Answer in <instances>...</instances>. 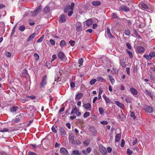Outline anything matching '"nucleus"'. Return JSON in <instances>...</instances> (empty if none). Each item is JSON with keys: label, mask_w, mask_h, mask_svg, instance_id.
Listing matches in <instances>:
<instances>
[{"label": "nucleus", "mask_w": 155, "mask_h": 155, "mask_svg": "<svg viewBox=\"0 0 155 155\" xmlns=\"http://www.w3.org/2000/svg\"><path fill=\"white\" fill-rule=\"evenodd\" d=\"M24 119V115L22 114H20L16 116L15 118L12 120L13 124L18 123Z\"/></svg>", "instance_id": "1"}, {"label": "nucleus", "mask_w": 155, "mask_h": 155, "mask_svg": "<svg viewBox=\"0 0 155 155\" xmlns=\"http://www.w3.org/2000/svg\"><path fill=\"white\" fill-rule=\"evenodd\" d=\"M47 83V77L45 75L42 78L41 81L40 83V88H42L45 87Z\"/></svg>", "instance_id": "2"}, {"label": "nucleus", "mask_w": 155, "mask_h": 155, "mask_svg": "<svg viewBox=\"0 0 155 155\" xmlns=\"http://www.w3.org/2000/svg\"><path fill=\"white\" fill-rule=\"evenodd\" d=\"M58 58L63 61H65L67 60V58L64 53L61 51L59 52L58 54Z\"/></svg>", "instance_id": "3"}, {"label": "nucleus", "mask_w": 155, "mask_h": 155, "mask_svg": "<svg viewBox=\"0 0 155 155\" xmlns=\"http://www.w3.org/2000/svg\"><path fill=\"white\" fill-rule=\"evenodd\" d=\"M143 109L146 112L152 113L153 112V108L149 105H145L143 106Z\"/></svg>", "instance_id": "4"}, {"label": "nucleus", "mask_w": 155, "mask_h": 155, "mask_svg": "<svg viewBox=\"0 0 155 155\" xmlns=\"http://www.w3.org/2000/svg\"><path fill=\"white\" fill-rule=\"evenodd\" d=\"M59 130L60 134L63 137H64L67 135L66 132L65 131L64 129L62 127H59Z\"/></svg>", "instance_id": "5"}, {"label": "nucleus", "mask_w": 155, "mask_h": 155, "mask_svg": "<svg viewBox=\"0 0 155 155\" xmlns=\"http://www.w3.org/2000/svg\"><path fill=\"white\" fill-rule=\"evenodd\" d=\"M119 10L121 11L128 12L130 11V8L125 5H122L119 7Z\"/></svg>", "instance_id": "6"}, {"label": "nucleus", "mask_w": 155, "mask_h": 155, "mask_svg": "<svg viewBox=\"0 0 155 155\" xmlns=\"http://www.w3.org/2000/svg\"><path fill=\"white\" fill-rule=\"evenodd\" d=\"M106 37H109L110 38H114V37L113 36L110 32V30L109 27L107 28V33L106 34Z\"/></svg>", "instance_id": "7"}, {"label": "nucleus", "mask_w": 155, "mask_h": 155, "mask_svg": "<svg viewBox=\"0 0 155 155\" xmlns=\"http://www.w3.org/2000/svg\"><path fill=\"white\" fill-rule=\"evenodd\" d=\"M66 21V18L64 14L61 15L59 18V22L60 23H64Z\"/></svg>", "instance_id": "8"}, {"label": "nucleus", "mask_w": 155, "mask_h": 155, "mask_svg": "<svg viewBox=\"0 0 155 155\" xmlns=\"http://www.w3.org/2000/svg\"><path fill=\"white\" fill-rule=\"evenodd\" d=\"M76 30L77 32L80 31L82 29L81 23L79 22H77L76 23Z\"/></svg>", "instance_id": "9"}, {"label": "nucleus", "mask_w": 155, "mask_h": 155, "mask_svg": "<svg viewBox=\"0 0 155 155\" xmlns=\"http://www.w3.org/2000/svg\"><path fill=\"white\" fill-rule=\"evenodd\" d=\"M100 151L102 155H105L107 153V150L103 146L100 147Z\"/></svg>", "instance_id": "10"}, {"label": "nucleus", "mask_w": 155, "mask_h": 155, "mask_svg": "<svg viewBox=\"0 0 155 155\" xmlns=\"http://www.w3.org/2000/svg\"><path fill=\"white\" fill-rule=\"evenodd\" d=\"M125 100L127 103H130L132 101V99L131 97L127 96H125Z\"/></svg>", "instance_id": "11"}, {"label": "nucleus", "mask_w": 155, "mask_h": 155, "mask_svg": "<svg viewBox=\"0 0 155 155\" xmlns=\"http://www.w3.org/2000/svg\"><path fill=\"white\" fill-rule=\"evenodd\" d=\"M91 4L93 6H97L101 5V2L98 1H94L92 2Z\"/></svg>", "instance_id": "12"}, {"label": "nucleus", "mask_w": 155, "mask_h": 155, "mask_svg": "<svg viewBox=\"0 0 155 155\" xmlns=\"http://www.w3.org/2000/svg\"><path fill=\"white\" fill-rule=\"evenodd\" d=\"M130 91H131L132 94L134 96L137 95L138 94L137 91L133 87H131L130 89Z\"/></svg>", "instance_id": "13"}, {"label": "nucleus", "mask_w": 155, "mask_h": 155, "mask_svg": "<svg viewBox=\"0 0 155 155\" xmlns=\"http://www.w3.org/2000/svg\"><path fill=\"white\" fill-rule=\"evenodd\" d=\"M60 151L62 153L64 154L67 155L68 154V150L65 148L63 147L60 149Z\"/></svg>", "instance_id": "14"}, {"label": "nucleus", "mask_w": 155, "mask_h": 155, "mask_svg": "<svg viewBox=\"0 0 155 155\" xmlns=\"http://www.w3.org/2000/svg\"><path fill=\"white\" fill-rule=\"evenodd\" d=\"M84 23L86 24V25L88 26L91 25L93 23V21L91 19H89L84 22Z\"/></svg>", "instance_id": "15"}, {"label": "nucleus", "mask_w": 155, "mask_h": 155, "mask_svg": "<svg viewBox=\"0 0 155 155\" xmlns=\"http://www.w3.org/2000/svg\"><path fill=\"white\" fill-rule=\"evenodd\" d=\"M18 107L12 106L10 108V110L11 112L14 113L15 112L18 110Z\"/></svg>", "instance_id": "16"}, {"label": "nucleus", "mask_w": 155, "mask_h": 155, "mask_svg": "<svg viewBox=\"0 0 155 155\" xmlns=\"http://www.w3.org/2000/svg\"><path fill=\"white\" fill-rule=\"evenodd\" d=\"M137 51L140 53L143 52L145 51L144 48L142 46H140L138 47L137 48Z\"/></svg>", "instance_id": "17"}, {"label": "nucleus", "mask_w": 155, "mask_h": 155, "mask_svg": "<svg viewBox=\"0 0 155 155\" xmlns=\"http://www.w3.org/2000/svg\"><path fill=\"white\" fill-rule=\"evenodd\" d=\"M103 97L105 100L106 103L110 104V99L108 98L105 94H104L103 95Z\"/></svg>", "instance_id": "18"}, {"label": "nucleus", "mask_w": 155, "mask_h": 155, "mask_svg": "<svg viewBox=\"0 0 155 155\" xmlns=\"http://www.w3.org/2000/svg\"><path fill=\"white\" fill-rule=\"evenodd\" d=\"M74 136L72 134L69 135V140L72 143H73L74 142Z\"/></svg>", "instance_id": "19"}, {"label": "nucleus", "mask_w": 155, "mask_h": 155, "mask_svg": "<svg viewBox=\"0 0 155 155\" xmlns=\"http://www.w3.org/2000/svg\"><path fill=\"white\" fill-rule=\"evenodd\" d=\"M81 152H79L78 150H74L71 154V155H81Z\"/></svg>", "instance_id": "20"}, {"label": "nucleus", "mask_w": 155, "mask_h": 155, "mask_svg": "<svg viewBox=\"0 0 155 155\" xmlns=\"http://www.w3.org/2000/svg\"><path fill=\"white\" fill-rule=\"evenodd\" d=\"M79 110V109H78L76 107H75L73 109L71 112V114H76L77 112Z\"/></svg>", "instance_id": "21"}, {"label": "nucleus", "mask_w": 155, "mask_h": 155, "mask_svg": "<svg viewBox=\"0 0 155 155\" xmlns=\"http://www.w3.org/2000/svg\"><path fill=\"white\" fill-rule=\"evenodd\" d=\"M35 107L33 105H30L28 106H27L25 107V109L29 110L31 111L33 110L34 109Z\"/></svg>", "instance_id": "22"}, {"label": "nucleus", "mask_w": 155, "mask_h": 155, "mask_svg": "<svg viewBox=\"0 0 155 155\" xmlns=\"http://www.w3.org/2000/svg\"><path fill=\"white\" fill-rule=\"evenodd\" d=\"M83 95V94L82 93H77L76 95V98L79 100L82 97Z\"/></svg>", "instance_id": "23"}, {"label": "nucleus", "mask_w": 155, "mask_h": 155, "mask_svg": "<svg viewBox=\"0 0 155 155\" xmlns=\"http://www.w3.org/2000/svg\"><path fill=\"white\" fill-rule=\"evenodd\" d=\"M143 91L145 94L148 95L151 97H152L153 95L151 93L149 92L148 90H145Z\"/></svg>", "instance_id": "24"}, {"label": "nucleus", "mask_w": 155, "mask_h": 155, "mask_svg": "<svg viewBox=\"0 0 155 155\" xmlns=\"http://www.w3.org/2000/svg\"><path fill=\"white\" fill-rule=\"evenodd\" d=\"M90 130L94 135L96 134V131L93 127L91 126L90 127Z\"/></svg>", "instance_id": "25"}, {"label": "nucleus", "mask_w": 155, "mask_h": 155, "mask_svg": "<svg viewBox=\"0 0 155 155\" xmlns=\"http://www.w3.org/2000/svg\"><path fill=\"white\" fill-rule=\"evenodd\" d=\"M84 108L86 109H88L89 110H90L89 109L91 107V105L90 103H87L84 104Z\"/></svg>", "instance_id": "26"}, {"label": "nucleus", "mask_w": 155, "mask_h": 155, "mask_svg": "<svg viewBox=\"0 0 155 155\" xmlns=\"http://www.w3.org/2000/svg\"><path fill=\"white\" fill-rule=\"evenodd\" d=\"M42 9V6L41 5H40L35 10L38 14L40 13Z\"/></svg>", "instance_id": "27"}, {"label": "nucleus", "mask_w": 155, "mask_h": 155, "mask_svg": "<svg viewBox=\"0 0 155 155\" xmlns=\"http://www.w3.org/2000/svg\"><path fill=\"white\" fill-rule=\"evenodd\" d=\"M35 36V33H34L32 34L28 38L27 41H30L31 40L34 38Z\"/></svg>", "instance_id": "28"}, {"label": "nucleus", "mask_w": 155, "mask_h": 155, "mask_svg": "<svg viewBox=\"0 0 155 155\" xmlns=\"http://www.w3.org/2000/svg\"><path fill=\"white\" fill-rule=\"evenodd\" d=\"M120 137L121 134H117L115 137V141L116 142H118L120 138Z\"/></svg>", "instance_id": "29"}, {"label": "nucleus", "mask_w": 155, "mask_h": 155, "mask_svg": "<svg viewBox=\"0 0 155 155\" xmlns=\"http://www.w3.org/2000/svg\"><path fill=\"white\" fill-rule=\"evenodd\" d=\"M43 11L45 13H48L50 12V8L48 6H46L43 9Z\"/></svg>", "instance_id": "30"}, {"label": "nucleus", "mask_w": 155, "mask_h": 155, "mask_svg": "<svg viewBox=\"0 0 155 155\" xmlns=\"http://www.w3.org/2000/svg\"><path fill=\"white\" fill-rule=\"evenodd\" d=\"M115 104H116L120 108H122L123 106L124 105L123 104H122V103H120L118 101H116L115 102Z\"/></svg>", "instance_id": "31"}, {"label": "nucleus", "mask_w": 155, "mask_h": 155, "mask_svg": "<svg viewBox=\"0 0 155 155\" xmlns=\"http://www.w3.org/2000/svg\"><path fill=\"white\" fill-rule=\"evenodd\" d=\"M130 117L135 120L136 117L135 113L134 112H132L131 111H130Z\"/></svg>", "instance_id": "32"}, {"label": "nucleus", "mask_w": 155, "mask_h": 155, "mask_svg": "<svg viewBox=\"0 0 155 155\" xmlns=\"http://www.w3.org/2000/svg\"><path fill=\"white\" fill-rule=\"evenodd\" d=\"M70 9H71L70 6L69 5L66 6L64 8V12H68Z\"/></svg>", "instance_id": "33"}, {"label": "nucleus", "mask_w": 155, "mask_h": 155, "mask_svg": "<svg viewBox=\"0 0 155 155\" xmlns=\"http://www.w3.org/2000/svg\"><path fill=\"white\" fill-rule=\"evenodd\" d=\"M97 81H98L100 82H103L105 81V80L101 77H98L97 78Z\"/></svg>", "instance_id": "34"}, {"label": "nucleus", "mask_w": 155, "mask_h": 155, "mask_svg": "<svg viewBox=\"0 0 155 155\" xmlns=\"http://www.w3.org/2000/svg\"><path fill=\"white\" fill-rule=\"evenodd\" d=\"M44 37V35H42L41 37L37 41V43H40L42 41Z\"/></svg>", "instance_id": "35"}, {"label": "nucleus", "mask_w": 155, "mask_h": 155, "mask_svg": "<svg viewBox=\"0 0 155 155\" xmlns=\"http://www.w3.org/2000/svg\"><path fill=\"white\" fill-rule=\"evenodd\" d=\"M127 53L128 54L130 58H132L133 57L132 53L129 50H126Z\"/></svg>", "instance_id": "36"}, {"label": "nucleus", "mask_w": 155, "mask_h": 155, "mask_svg": "<svg viewBox=\"0 0 155 155\" xmlns=\"http://www.w3.org/2000/svg\"><path fill=\"white\" fill-rule=\"evenodd\" d=\"M141 6L142 8L144 9H148V7L147 5L143 3H142L141 4Z\"/></svg>", "instance_id": "37"}, {"label": "nucleus", "mask_w": 155, "mask_h": 155, "mask_svg": "<svg viewBox=\"0 0 155 155\" xmlns=\"http://www.w3.org/2000/svg\"><path fill=\"white\" fill-rule=\"evenodd\" d=\"M98 110H99V113L101 114L102 115L104 113V110L103 108L101 107H99L98 108Z\"/></svg>", "instance_id": "38"}, {"label": "nucleus", "mask_w": 155, "mask_h": 155, "mask_svg": "<svg viewBox=\"0 0 155 155\" xmlns=\"http://www.w3.org/2000/svg\"><path fill=\"white\" fill-rule=\"evenodd\" d=\"M143 57L145 58L147 60H150L152 58L150 54L149 55H144L143 56Z\"/></svg>", "instance_id": "39"}, {"label": "nucleus", "mask_w": 155, "mask_h": 155, "mask_svg": "<svg viewBox=\"0 0 155 155\" xmlns=\"http://www.w3.org/2000/svg\"><path fill=\"white\" fill-rule=\"evenodd\" d=\"M57 126H55V127L54 126H53L51 128L52 130L54 133H57V130L56 129V128H57Z\"/></svg>", "instance_id": "40"}, {"label": "nucleus", "mask_w": 155, "mask_h": 155, "mask_svg": "<svg viewBox=\"0 0 155 155\" xmlns=\"http://www.w3.org/2000/svg\"><path fill=\"white\" fill-rule=\"evenodd\" d=\"M65 42L64 41L62 40L61 41L60 45L61 47H63L65 45Z\"/></svg>", "instance_id": "41"}, {"label": "nucleus", "mask_w": 155, "mask_h": 155, "mask_svg": "<svg viewBox=\"0 0 155 155\" xmlns=\"http://www.w3.org/2000/svg\"><path fill=\"white\" fill-rule=\"evenodd\" d=\"M120 64L123 68H125L127 66L125 64V62L123 61H120Z\"/></svg>", "instance_id": "42"}, {"label": "nucleus", "mask_w": 155, "mask_h": 155, "mask_svg": "<svg viewBox=\"0 0 155 155\" xmlns=\"http://www.w3.org/2000/svg\"><path fill=\"white\" fill-rule=\"evenodd\" d=\"M25 29V27L24 25L21 26L19 28V29L21 31H23Z\"/></svg>", "instance_id": "43"}, {"label": "nucleus", "mask_w": 155, "mask_h": 155, "mask_svg": "<svg viewBox=\"0 0 155 155\" xmlns=\"http://www.w3.org/2000/svg\"><path fill=\"white\" fill-rule=\"evenodd\" d=\"M34 56L36 61H38L39 58V55L37 53H35L34 54Z\"/></svg>", "instance_id": "44"}, {"label": "nucleus", "mask_w": 155, "mask_h": 155, "mask_svg": "<svg viewBox=\"0 0 155 155\" xmlns=\"http://www.w3.org/2000/svg\"><path fill=\"white\" fill-rule=\"evenodd\" d=\"M31 13L32 16L34 17L36 16L38 14L35 10H34L33 12H31Z\"/></svg>", "instance_id": "45"}, {"label": "nucleus", "mask_w": 155, "mask_h": 155, "mask_svg": "<svg viewBox=\"0 0 155 155\" xmlns=\"http://www.w3.org/2000/svg\"><path fill=\"white\" fill-rule=\"evenodd\" d=\"M109 78L112 84H113V83H114V82H115L114 79L112 76H110L109 77Z\"/></svg>", "instance_id": "46"}, {"label": "nucleus", "mask_w": 155, "mask_h": 155, "mask_svg": "<svg viewBox=\"0 0 155 155\" xmlns=\"http://www.w3.org/2000/svg\"><path fill=\"white\" fill-rule=\"evenodd\" d=\"M83 61L82 58H81L78 60V64L81 65H82L83 64Z\"/></svg>", "instance_id": "47"}, {"label": "nucleus", "mask_w": 155, "mask_h": 155, "mask_svg": "<svg viewBox=\"0 0 155 155\" xmlns=\"http://www.w3.org/2000/svg\"><path fill=\"white\" fill-rule=\"evenodd\" d=\"M96 81L97 80L96 79H92L90 81V84L91 85H93L95 83Z\"/></svg>", "instance_id": "48"}, {"label": "nucleus", "mask_w": 155, "mask_h": 155, "mask_svg": "<svg viewBox=\"0 0 155 155\" xmlns=\"http://www.w3.org/2000/svg\"><path fill=\"white\" fill-rule=\"evenodd\" d=\"M28 155H38L36 153L33 152L29 151L28 153Z\"/></svg>", "instance_id": "49"}, {"label": "nucleus", "mask_w": 155, "mask_h": 155, "mask_svg": "<svg viewBox=\"0 0 155 155\" xmlns=\"http://www.w3.org/2000/svg\"><path fill=\"white\" fill-rule=\"evenodd\" d=\"M69 43L72 46H73L75 45V41H74L71 40L69 41Z\"/></svg>", "instance_id": "50"}, {"label": "nucleus", "mask_w": 155, "mask_h": 155, "mask_svg": "<svg viewBox=\"0 0 155 155\" xmlns=\"http://www.w3.org/2000/svg\"><path fill=\"white\" fill-rule=\"evenodd\" d=\"M90 115V113L88 112H86L84 113V118H87Z\"/></svg>", "instance_id": "51"}, {"label": "nucleus", "mask_w": 155, "mask_h": 155, "mask_svg": "<svg viewBox=\"0 0 155 155\" xmlns=\"http://www.w3.org/2000/svg\"><path fill=\"white\" fill-rule=\"evenodd\" d=\"M124 33L126 35H129L130 34L129 30V29L126 30L124 32Z\"/></svg>", "instance_id": "52"}, {"label": "nucleus", "mask_w": 155, "mask_h": 155, "mask_svg": "<svg viewBox=\"0 0 155 155\" xmlns=\"http://www.w3.org/2000/svg\"><path fill=\"white\" fill-rule=\"evenodd\" d=\"M89 143L90 142L87 140H85L83 143V144L85 145V146H88L89 144Z\"/></svg>", "instance_id": "53"}, {"label": "nucleus", "mask_w": 155, "mask_h": 155, "mask_svg": "<svg viewBox=\"0 0 155 155\" xmlns=\"http://www.w3.org/2000/svg\"><path fill=\"white\" fill-rule=\"evenodd\" d=\"M12 55L11 53L8 51L6 52V55L8 58H10Z\"/></svg>", "instance_id": "54"}, {"label": "nucleus", "mask_w": 155, "mask_h": 155, "mask_svg": "<svg viewBox=\"0 0 155 155\" xmlns=\"http://www.w3.org/2000/svg\"><path fill=\"white\" fill-rule=\"evenodd\" d=\"M149 54L152 58L154 57L155 56V52L154 51H152Z\"/></svg>", "instance_id": "55"}, {"label": "nucleus", "mask_w": 155, "mask_h": 155, "mask_svg": "<svg viewBox=\"0 0 155 155\" xmlns=\"http://www.w3.org/2000/svg\"><path fill=\"white\" fill-rule=\"evenodd\" d=\"M134 33L138 37L140 38H141L140 36L138 35L137 32L135 29H134Z\"/></svg>", "instance_id": "56"}, {"label": "nucleus", "mask_w": 155, "mask_h": 155, "mask_svg": "<svg viewBox=\"0 0 155 155\" xmlns=\"http://www.w3.org/2000/svg\"><path fill=\"white\" fill-rule=\"evenodd\" d=\"M133 151L130 150L129 149H128L127 151V153L128 155H130L132 154Z\"/></svg>", "instance_id": "57"}, {"label": "nucleus", "mask_w": 155, "mask_h": 155, "mask_svg": "<svg viewBox=\"0 0 155 155\" xmlns=\"http://www.w3.org/2000/svg\"><path fill=\"white\" fill-rule=\"evenodd\" d=\"M125 141L124 139H122L121 141V143L120 144V146L121 147H123L125 144Z\"/></svg>", "instance_id": "58"}, {"label": "nucleus", "mask_w": 155, "mask_h": 155, "mask_svg": "<svg viewBox=\"0 0 155 155\" xmlns=\"http://www.w3.org/2000/svg\"><path fill=\"white\" fill-rule=\"evenodd\" d=\"M49 42L51 44L53 45H55V41L53 39L50 40Z\"/></svg>", "instance_id": "59"}, {"label": "nucleus", "mask_w": 155, "mask_h": 155, "mask_svg": "<svg viewBox=\"0 0 155 155\" xmlns=\"http://www.w3.org/2000/svg\"><path fill=\"white\" fill-rule=\"evenodd\" d=\"M150 80L154 81L155 80V77L153 76L152 74H150Z\"/></svg>", "instance_id": "60"}, {"label": "nucleus", "mask_w": 155, "mask_h": 155, "mask_svg": "<svg viewBox=\"0 0 155 155\" xmlns=\"http://www.w3.org/2000/svg\"><path fill=\"white\" fill-rule=\"evenodd\" d=\"M9 130L8 129H7L6 128H4L2 130H0V131L1 132H8Z\"/></svg>", "instance_id": "61"}, {"label": "nucleus", "mask_w": 155, "mask_h": 155, "mask_svg": "<svg viewBox=\"0 0 155 155\" xmlns=\"http://www.w3.org/2000/svg\"><path fill=\"white\" fill-rule=\"evenodd\" d=\"M73 13V10H71V11L68 12V15L69 17H70Z\"/></svg>", "instance_id": "62"}, {"label": "nucleus", "mask_w": 155, "mask_h": 155, "mask_svg": "<svg viewBox=\"0 0 155 155\" xmlns=\"http://www.w3.org/2000/svg\"><path fill=\"white\" fill-rule=\"evenodd\" d=\"M108 123V122L107 121H103L101 122V123L103 125H107Z\"/></svg>", "instance_id": "63"}, {"label": "nucleus", "mask_w": 155, "mask_h": 155, "mask_svg": "<svg viewBox=\"0 0 155 155\" xmlns=\"http://www.w3.org/2000/svg\"><path fill=\"white\" fill-rule=\"evenodd\" d=\"M57 58V56L56 54H54L52 56V59L51 60V62L53 61L54 60Z\"/></svg>", "instance_id": "64"}]
</instances>
